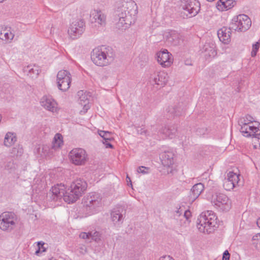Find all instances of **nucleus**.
<instances>
[{
    "label": "nucleus",
    "mask_w": 260,
    "mask_h": 260,
    "mask_svg": "<svg viewBox=\"0 0 260 260\" xmlns=\"http://www.w3.org/2000/svg\"><path fill=\"white\" fill-rule=\"evenodd\" d=\"M137 6L132 0L123 2L115 12L114 21L116 28L125 29L134 22L137 14Z\"/></svg>",
    "instance_id": "1"
},
{
    "label": "nucleus",
    "mask_w": 260,
    "mask_h": 260,
    "mask_svg": "<svg viewBox=\"0 0 260 260\" xmlns=\"http://www.w3.org/2000/svg\"><path fill=\"white\" fill-rule=\"evenodd\" d=\"M115 53L109 46H99L93 49L91 53V59L97 66L105 67L114 60Z\"/></svg>",
    "instance_id": "2"
},
{
    "label": "nucleus",
    "mask_w": 260,
    "mask_h": 260,
    "mask_svg": "<svg viewBox=\"0 0 260 260\" xmlns=\"http://www.w3.org/2000/svg\"><path fill=\"white\" fill-rule=\"evenodd\" d=\"M87 187V184L84 179L78 178L74 180L66 190L64 201L69 204L76 202L84 193Z\"/></svg>",
    "instance_id": "3"
},
{
    "label": "nucleus",
    "mask_w": 260,
    "mask_h": 260,
    "mask_svg": "<svg viewBox=\"0 0 260 260\" xmlns=\"http://www.w3.org/2000/svg\"><path fill=\"white\" fill-rule=\"evenodd\" d=\"M82 203L89 214H95L100 210L102 206V196L96 192H89L83 198Z\"/></svg>",
    "instance_id": "4"
},
{
    "label": "nucleus",
    "mask_w": 260,
    "mask_h": 260,
    "mask_svg": "<svg viewBox=\"0 0 260 260\" xmlns=\"http://www.w3.org/2000/svg\"><path fill=\"white\" fill-rule=\"evenodd\" d=\"M251 25V21L245 14L234 16L230 24V28L235 31L244 32L248 30Z\"/></svg>",
    "instance_id": "5"
},
{
    "label": "nucleus",
    "mask_w": 260,
    "mask_h": 260,
    "mask_svg": "<svg viewBox=\"0 0 260 260\" xmlns=\"http://www.w3.org/2000/svg\"><path fill=\"white\" fill-rule=\"evenodd\" d=\"M240 121L241 126L240 132L246 137H255L260 136V123L258 122L246 123L245 121Z\"/></svg>",
    "instance_id": "6"
},
{
    "label": "nucleus",
    "mask_w": 260,
    "mask_h": 260,
    "mask_svg": "<svg viewBox=\"0 0 260 260\" xmlns=\"http://www.w3.org/2000/svg\"><path fill=\"white\" fill-rule=\"evenodd\" d=\"M16 220V215L13 212H4L0 216V228L3 231H11L15 228Z\"/></svg>",
    "instance_id": "7"
},
{
    "label": "nucleus",
    "mask_w": 260,
    "mask_h": 260,
    "mask_svg": "<svg viewBox=\"0 0 260 260\" xmlns=\"http://www.w3.org/2000/svg\"><path fill=\"white\" fill-rule=\"evenodd\" d=\"M212 203L220 211H228L231 208V202L228 197L223 193H216L213 195Z\"/></svg>",
    "instance_id": "8"
},
{
    "label": "nucleus",
    "mask_w": 260,
    "mask_h": 260,
    "mask_svg": "<svg viewBox=\"0 0 260 260\" xmlns=\"http://www.w3.org/2000/svg\"><path fill=\"white\" fill-rule=\"evenodd\" d=\"M71 161L77 166L85 164L87 160V155L85 150L82 148H75L69 153Z\"/></svg>",
    "instance_id": "9"
},
{
    "label": "nucleus",
    "mask_w": 260,
    "mask_h": 260,
    "mask_svg": "<svg viewBox=\"0 0 260 260\" xmlns=\"http://www.w3.org/2000/svg\"><path fill=\"white\" fill-rule=\"evenodd\" d=\"M71 76L66 70L59 71L57 75V83L58 89L62 91H67L70 87Z\"/></svg>",
    "instance_id": "10"
},
{
    "label": "nucleus",
    "mask_w": 260,
    "mask_h": 260,
    "mask_svg": "<svg viewBox=\"0 0 260 260\" xmlns=\"http://www.w3.org/2000/svg\"><path fill=\"white\" fill-rule=\"evenodd\" d=\"M85 30V23L82 20L73 21L68 29V34L71 38L76 39L83 33Z\"/></svg>",
    "instance_id": "11"
},
{
    "label": "nucleus",
    "mask_w": 260,
    "mask_h": 260,
    "mask_svg": "<svg viewBox=\"0 0 260 260\" xmlns=\"http://www.w3.org/2000/svg\"><path fill=\"white\" fill-rule=\"evenodd\" d=\"M240 176L239 173L230 171L223 182L224 188L226 190L230 191L239 186L240 185Z\"/></svg>",
    "instance_id": "12"
},
{
    "label": "nucleus",
    "mask_w": 260,
    "mask_h": 260,
    "mask_svg": "<svg viewBox=\"0 0 260 260\" xmlns=\"http://www.w3.org/2000/svg\"><path fill=\"white\" fill-rule=\"evenodd\" d=\"M183 10L187 12L186 14L188 17L196 16L200 10V3L197 0H186L182 5Z\"/></svg>",
    "instance_id": "13"
},
{
    "label": "nucleus",
    "mask_w": 260,
    "mask_h": 260,
    "mask_svg": "<svg viewBox=\"0 0 260 260\" xmlns=\"http://www.w3.org/2000/svg\"><path fill=\"white\" fill-rule=\"evenodd\" d=\"M66 187L64 184L61 183L57 184L53 186L51 189V192L49 194H51L50 197L51 200L56 201L63 198L64 201V196L66 195Z\"/></svg>",
    "instance_id": "14"
},
{
    "label": "nucleus",
    "mask_w": 260,
    "mask_h": 260,
    "mask_svg": "<svg viewBox=\"0 0 260 260\" xmlns=\"http://www.w3.org/2000/svg\"><path fill=\"white\" fill-rule=\"evenodd\" d=\"M168 78V74L164 71L154 73L150 77V82L152 85H156L161 87L167 83Z\"/></svg>",
    "instance_id": "15"
},
{
    "label": "nucleus",
    "mask_w": 260,
    "mask_h": 260,
    "mask_svg": "<svg viewBox=\"0 0 260 260\" xmlns=\"http://www.w3.org/2000/svg\"><path fill=\"white\" fill-rule=\"evenodd\" d=\"M91 93L84 90H80L78 92L79 96V104L83 107V110L80 111L83 114L85 113L90 108V101L91 99Z\"/></svg>",
    "instance_id": "16"
},
{
    "label": "nucleus",
    "mask_w": 260,
    "mask_h": 260,
    "mask_svg": "<svg viewBox=\"0 0 260 260\" xmlns=\"http://www.w3.org/2000/svg\"><path fill=\"white\" fill-rule=\"evenodd\" d=\"M158 62L163 67H168L173 62V57L167 49H164L156 53Z\"/></svg>",
    "instance_id": "17"
},
{
    "label": "nucleus",
    "mask_w": 260,
    "mask_h": 260,
    "mask_svg": "<svg viewBox=\"0 0 260 260\" xmlns=\"http://www.w3.org/2000/svg\"><path fill=\"white\" fill-rule=\"evenodd\" d=\"M41 105L46 110L52 112L57 110V104L51 95H44L41 100Z\"/></svg>",
    "instance_id": "18"
},
{
    "label": "nucleus",
    "mask_w": 260,
    "mask_h": 260,
    "mask_svg": "<svg viewBox=\"0 0 260 260\" xmlns=\"http://www.w3.org/2000/svg\"><path fill=\"white\" fill-rule=\"evenodd\" d=\"M217 217L212 211H207L201 214L197 219V221L205 224L206 222H209L210 225H217Z\"/></svg>",
    "instance_id": "19"
},
{
    "label": "nucleus",
    "mask_w": 260,
    "mask_h": 260,
    "mask_svg": "<svg viewBox=\"0 0 260 260\" xmlns=\"http://www.w3.org/2000/svg\"><path fill=\"white\" fill-rule=\"evenodd\" d=\"M90 20L92 23L104 26L106 23V16L101 10L94 9L90 12Z\"/></svg>",
    "instance_id": "20"
},
{
    "label": "nucleus",
    "mask_w": 260,
    "mask_h": 260,
    "mask_svg": "<svg viewBox=\"0 0 260 260\" xmlns=\"http://www.w3.org/2000/svg\"><path fill=\"white\" fill-rule=\"evenodd\" d=\"M174 154L173 150L171 149H168L165 150L160 154V159L162 164L166 167H169L174 163Z\"/></svg>",
    "instance_id": "21"
},
{
    "label": "nucleus",
    "mask_w": 260,
    "mask_h": 260,
    "mask_svg": "<svg viewBox=\"0 0 260 260\" xmlns=\"http://www.w3.org/2000/svg\"><path fill=\"white\" fill-rule=\"evenodd\" d=\"M232 30L230 28V26L222 27L217 31V35L219 40L223 43L227 44L231 41V35Z\"/></svg>",
    "instance_id": "22"
},
{
    "label": "nucleus",
    "mask_w": 260,
    "mask_h": 260,
    "mask_svg": "<svg viewBox=\"0 0 260 260\" xmlns=\"http://www.w3.org/2000/svg\"><path fill=\"white\" fill-rule=\"evenodd\" d=\"M236 4L234 0H219L217 3V8L221 11H227Z\"/></svg>",
    "instance_id": "23"
},
{
    "label": "nucleus",
    "mask_w": 260,
    "mask_h": 260,
    "mask_svg": "<svg viewBox=\"0 0 260 260\" xmlns=\"http://www.w3.org/2000/svg\"><path fill=\"white\" fill-rule=\"evenodd\" d=\"M159 132L164 138L172 139L175 137L177 129L174 126L166 125L162 127Z\"/></svg>",
    "instance_id": "24"
},
{
    "label": "nucleus",
    "mask_w": 260,
    "mask_h": 260,
    "mask_svg": "<svg viewBox=\"0 0 260 260\" xmlns=\"http://www.w3.org/2000/svg\"><path fill=\"white\" fill-rule=\"evenodd\" d=\"M99 135L103 138V143L105 144L106 148H113V146L110 143V141L113 139L112 133L108 131L99 130Z\"/></svg>",
    "instance_id": "25"
},
{
    "label": "nucleus",
    "mask_w": 260,
    "mask_h": 260,
    "mask_svg": "<svg viewBox=\"0 0 260 260\" xmlns=\"http://www.w3.org/2000/svg\"><path fill=\"white\" fill-rule=\"evenodd\" d=\"M168 41L173 45H179L181 41L180 35L175 30H171L166 35Z\"/></svg>",
    "instance_id": "26"
},
{
    "label": "nucleus",
    "mask_w": 260,
    "mask_h": 260,
    "mask_svg": "<svg viewBox=\"0 0 260 260\" xmlns=\"http://www.w3.org/2000/svg\"><path fill=\"white\" fill-rule=\"evenodd\" d=\"M202 52L207 59L213 57L216 54L214 45H210L208 43L204 45L202 49Z\"/></svg>",
    "instance_id": "27"
},
{
    "label": "nucleus",
    "mask_w": 260,
    "mask_h": 260,
    "mask_svg": "<svg viewBox=\"0 0 260 260\" xmlns=\"http://www.w3.org/2000/svg\"><path fill=\"white\" fill-rule=\"evenodd\" d=\"M23 71L30 77L36 78L40 71L39 66L36 64H29L24 68Z\"/></svg>",
    "instance_id": "28"
},
{
    "label": "nucleus",
    "mask_w": 260,
    "mask_h": 260,
    "mask_svg": "<svg viewBox=\"0 0 260 260\" xmlns=\"http://www.w3.org/2000/svg\"><path fill=\"white\" fill-rule=\"evenodd\" d=\"M204 189V185L202 183H197L193 186L191 189V193L190 194V199L193 201L202 192Z\"/></svg>",
    "instance_id": "29"
},
{
    "label": "nucleus",
    "mask_w": 260,
    "mask_h": 260,
    "mask_svg": "<svg viewBox=\"0 0 260 260\" xmlns=\"http://www.w3.org/2000/svg\"><path fill=\"white\" fill-rule=\"evenodd\" d=\"M197 228L201 232L209 234L215 230L217 228V225H210L209 222H206L205 224H203L197 221Z\"/></svg>",
    "instance_id": "30"
},
{
    "label": "nucleus",
    "mask_w": 260,
    "mask_h": 260,
    "mask_svg": "<svg viewBox=\"0 0 260 260\" xmlns=\"http://www.w3.org/2000/svg\"><path fill=\"white\" fill-rule=\"evenodd\" d=\"M169 118L179 116L182 114V109L176 106H171L166 109Z\"/></svg>",
    "instance_id": "31"
},
{
    "label": "nucleus",
    "mask_w": 260,
    "mask_h": 260,
    "mask_svg": "<svg viewBox=\"0 0 260 260\" xmlns=\"http://www.w3.org/2000/svg\"><path fill=\"white\" fill-rule=\"evenodd\" d=\"M17 140L16 134L12 132H8L5 137L4 145L7 147L12 146Z\"/></svg>",
    "instance_id": "32"
},
{
    "label": "nucleus",
    "mask_w": 260,
    "mask_h": 260,
    "mask_svg": "<svg viewBox=\"0 0 260 260\" xmlns=\"http://www.w3.org/2000/svg\"><path fill=\"white\" fill-rule=\"evenodd\" d=\"M111 217L115 225H119L123 222V215L119 210L112 211Z\"/></svg>",
    "instance_id": "33"
},
{
    "label": "nucleus",
    "mask_w": 260,
    "mask_h": 260,
    "mask_svg": "<svg viewBox=\"0 0 260 260\" xmlns=\"http://www.w3.org/2000/svg\"><path fill=\"white\" fill-rule=\"evenodd\" d=\"M2 30L3 34L4 36L3 40L6 41L8 43H10L13 40L15 36L14 31L11 27H5V28H2Z\"/></svg>",
    "instance_id": "34"
},
{
    "label": "nucleus",
    "mask_w": 260,
    "mask_h": 260,
    "mask_svg": "<svg viewBox=\"0 0 260 260\" xmlns=\"http://www.w3.org/2000/svg\"><path fill=\"white\" fill-rule=\"evenodd\" d=\"M63 138L60 134L55 135L52 143V148L55 150L59 148L63 145Z\"/></svg>",
    "instance_id": "35"
},
{
    "label": "nucleus",
    "mask_w": 260,
    "mask_h": 260,
    "mask_svg": "<svg viewBox=\"0 0 260 260\" xmlns=\"http://www.w3.org/2000/svg\"><path fill=\"white\" fill-rule=\"evenodd\" d=\"M4 167L5 169L9 173H13L17 169V165L14 163L13 159H11L6 162Z\"/></svg>",
    "instance_id": "36"
},
{
    "label": "nucleus",
    "mask_w": 260,
    "mask_h": 260,
    "mask_svg": "<svg viewBox=\"0 0 260 260\" xmlns=\"http://www.w3.org/2000/svg\"><path fill=\"white\" fill-rule=\"evenodd\" d=\"M98 233L97 232H94L93 235L92 234L91 232L85 233L82 232L80 234L79 237L83 239H87L88 240H96V238H95L94 235L97 236Z\"/></svg>",
    "instance_id": "37"
},
{
    "label": "nucleus",
    "mask_w": 260,
    "mask_h": 260,
    "mask_svg": "<svg viewBox=\"0 0 260 260\" xmlns=\"http://www.w3.org/2000/svg\"><path fill=\"white\" fill-rule=\"evenodd\" d=\"M38 248L35 251V254L39 256L40 254L43 252L46 251V248L44 247V242L39 241L37 242Z\"/></svg>",
    "instance_id": "38"
},
{
    "label": "nucleus",
    "mask_w": 260,
    "mask_h": 260,
    "mask_svg": "<svg viewBox=\"0 0 260 260\" xmlns=\"http://www.w3.org/2000/svg\"><path fill=\"white\" fill-rule=\"evenodd\" d=\"M252 244L256 248L260 250V233H258L252 237Z\"/></svg>",
    "instance_id": "39"
},
{
    "label": "nucleus",
    "mask_w": 260,
    "mask_h": 260,
    "mask_svg": "<svg viewBox=\"0 0 260 260\" xmlns=\"http://www.w3.org/2000/svg\"><path fill=\"white\" fill-rule=\"evenodd\" d=\"M259 47V43L258 42H256L255 44L252 45V51H251V56L252 57L255 56L256 55L257 52L258 50Z\"/></svg>",
    "instance_id": "40"
},
{
    "label": "nucleus",
    "mask_w": 260,
    "mask_h": 260,
    "mask_svg": "<svg viewBox=\"0 0 260 260\" xmlns=\"http://www.w3.org/2000/svg\"><path fill=\"white\" fill-rule=\"evenodd\" d=\"M23 153V150L21 148H18L14 147L12 149L11 153L13 154V156H20Z\"/></svg>",
    "instance_id": "41"
},
{
    "label": "nucleus",
    "mask_w": 260,
    "mask_h": 260,
    "mask_svg": "<svg viewBox=\"0 0 260 260\" xmlns=\"http://www.w3.org/2000/svg\"><path fill=\"white\" fill-rule=\"evenodd\" d=\"M149 170V168L145 167L144 166H141L138 168L137 171L139 173H141L143 174H146L148 173Z\"/></svg>",
    "instance_id": "42"
},
{
    "label": "nucleus",
    "mask_w": 260,
    "mask_h": 260,
    "mask_svg": "<svg viewBox=\"0 0 260 260\" xmlns=\"http://www.w3.org/2000/svg\"><path fill=\"white\" fill-rule=\"evenodd\" d=\"M246 120L245 121L246 123H250V122H254L253 120V118L251 117L250 115H246L245 118H243V119H241L240 121H244Z\"/></svg>",
    "instance_id": "43"
},
{
    "label": "nucleus",
    "mask_w": 260,
    "mask_h": 260,
    "mask_svg": "<svg viewBox=\"0 0 260 260\" xmlns=\"http://www.w3.org/2000/svg\"><path fill=\"white\" fill-rule=\"evenodd\" d=\"M137 132L138 134L141 135H147V131L145 129H144L143 128L141 127H138L137 129ZM148 135H149V134H148Z\"/></svg>",
    "instance_id": "44"
},
{
    "label": "nucleus",
    "mask_w": 260,
    "mask_h": 260,
    "mask_svg": "<svg viewBox=\"0 0 260 260\" xmlns=\"http://www.w3.org/2000/svg\"><path fill=\"white\" fill-rule=\"evenodd\" d=\"M230 254L228 250H225L223 253L222 260H229Z\"/></svg>",
    "instance_id": "45"
},
{
    "label": "nucleus",
    "mask_w": 260,
    "mask_h": 260,
    "mask_svg": "<svg viewBox=\"0 0 260 260\" xmlns=\"http://www.w3.org/2000/svg\"><path fill=\"white\" fill-rule=\"evenodd\" d=\"M191 212L189 210H185L184 212L183 217H184L187 220L189 219L191 216Z\"/></svg>",
    "instance_id": "46"
},
{
    "label": "nucleus",
    "mask_w": 260,
    "mask_h": 260,
    "mask_svg": "<svg viewBox=\"0 0 260 260\" xmlns=\"http://www.w3.org/2000/svg\"><path fill=\"white\" fill-rule=\"evenodd\" d=\"M158 260H174V259L169 255H165L160 257Z\"/></svg>",
    "instance_id": "47"
},
{
    "label": "nucleus",
    "mask_w": 260,
    "mask_h": 260,
    "mask_svg": "<svg viewBox=\"0 0 260 260\" xmlns=\"http://www.w3.org/2000/svg\"><path fill=\"white\" fill-rule=\"evenodd\" d=\"M183 211V210L182 209H181V208L178 209L175 211V217L180 216L181 215V214L182 213Z\"/></svg>",
    "instance_id": "48"
},
{
    "label": "nucleus",
    "mask_w": 260,
    "mask_h": 260,
    "mask_svg": "<svg viewBox=\"0 0 260 260\" xmlns=\"http://www.w3.org/2000/svg\"><path fill=\"white\" fill-rule=\"evenodd\" d=\"M206 130H207L206 129H204V128L202 129H199L197 130V132L198 135H204V134H205Z\"/></svg>",
    "instance_id": "49"
},
{
    "label": "nucleus",
    "mask_w": 260,
    "mask_h": 260,
    "mask_svg": "<svg viewBox=\"0 0 260 260\" xmlns=\"http://www.w3.org/2000/svg\"><path fill=\"white\" fill-rule=\"evenodd\" d=\"M126 181H127V184H128V185H129V184H128V182H129V183H130V185H132V182H131V178H130V177H129L128 175H127V176H126Z\"/></svg>",
    "instance_id": "50"
},
{
    "label": "nucleus",
    "mask_w": 260,
    "mask_h": 260,
    "mask_svg": "<svg viewBox=\"0 0 260 260\" xmlns=\"http://www.w3.org/2000/svg\"><path fill=\"white\" fill-rule=\"evenodd\" d=\"M3 30L2 28L0 29V40H4L3 38H2L1 36L3 35Z\"/></svg>",
    "instance_id": "51"
},
{
    "label": "nucleus",
    "mask_w": 260,
    "mask_h": 260,
    "mask_svg": "<svg viewBox=\"0 0 260 260\" xmlns=\"http://www.w3.org/2000/svg\"><path fill=\"white\" fill-rule=\"evenodd\" d=\"M256 223L258 226L260 228V218L257 219Z\"/></svg>",
    "instance_id": "52"
},
{
    "label": "nucleus",
    "mask_w": 260,
    "mask_h": 260,
    "mask_svg": "<svg viewBox=\"0 0 260 260\" xmlns=\"http://www.w3.org/2000/svg\"><path fill=\"white\" fill-rule=\"evenodd\" d=\"M5 0H0V3H2L3 2H4Z\"/></svg>",
    "instance_id": "53"
}]
</instances>
